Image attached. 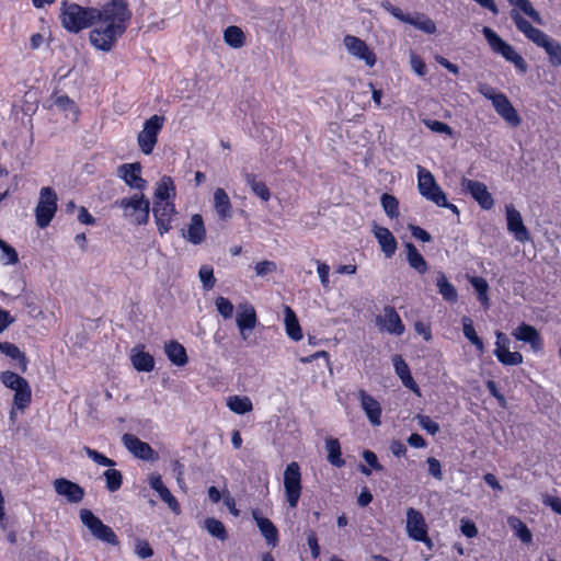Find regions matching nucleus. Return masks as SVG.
Masks as SVG:
<instances>
[{
    "mask_svg": "<svg viewBox=\"0 0 561 561\" xmlns=\"http://www.w3.org/2000/svg\"><path fill=\"white\" fill-rule=\"evenodd\" d=\"M80 520L95 539L110 546H118L119 540L114 530L110 526L105 525L90 510L82 508L80 511Z\"/></svg>",
    "mask_w": 561,
    "mask_h": 561,
    "instance_id": "obj_6",
    "label": "nucleus"
},
{
    "mask_svg": "<svg viewBox=\"0 0 561 561\" xmlns=\"http://www.w3.org/2000/svg\"><path fill=\"white\" fill-rule=\"evenodd\" d=\"M461 322L465 337L476 346L477 351L480 354H482L484 352V344L483 341L478 336L472 320L469 317L465 316L462 317Z\"/></svg>",
    "mask_w": 561,
    "mask_h": 561,
    "instance_id": "obj_40",
    "label": "nucleus"
},
{
    "mask_svg": "<svg viewBox=\"0 0 561 561\" xmlns=\"http://www.w3.org/2000/svg\"><path fill=\"white\" fill-rule=\"evenodd\" d=\"M99 10L64 0L60 7L61 25L68 32L77 34L96 22Z\"/></svg>",
    "mask_w": 561,
    "mask_h": 561,
    "instance_id": "obj_3",
    "label": "nucleus"
},
{
    "mask_svg": "<svg viewBox=\"0 0 561 561\" xmlns=\"http://www.w3.org/2000/svg\"><path fill=\"white\" fill-rule=\"evenodd\" d=\"M358 399L360 401V407L370 424L373 426H379L381 424L382 413L380 403L363 389L358 391Z\"/></svg>",
    "mask_w": 561,
    "mask_h": 561,
    "instance_id": "obj_22",
    "label": "nucleus"
},
{
    "mask_svg": "<svg viewBox=\"0 0 561 561\" xmlns=\"http://www.w3.org/2000/svg\"><path fill=\"white\" fill-rule=\"evenodd\" d=\"M105 486L110 492H116L122 488L123 474L119 470L110 467L103 472Z\"/></svg>",
    "mask_w": 561,
    "mask_h": 561,
    "instance_id": "obj_44",
    "label": "nucleus"
},
{
    "mask_svg": "<svg viewBox=\"0 0 561 561\" xmlns=\"http://www.w3.org/2000/svg\"><path fill=\"white\" fill-rule=\"evenodd\" d=\"M157 493L161 501H163L174 514L179 515L181 513V506L179 501L165 485L162 489H160Z\"/></svg>",
    "mask_w": 561,
    "mask_h": 561,
    "instance_id": "obj_53",
    "label": "nucleus"
},
{
    "mask_svg": "<svg viewBox=\"0 0 561 561\" xmlns=\"http://www.w3.org/2000/svg\"><path fill=\"white\" fill-rule=\"evenodd\" d=\"M236 322L243 341H247L249 333L256 327L257 318L255 309L249 302L239 304L237 307Z\"/></svg>",
    "mask_w": 561,
    "mask_h": 561,
    "instance_id": "obj_14",
    "label": "nucleus"
},
{
    "mask_svg": "<svg viewBox=\"0 0 561 561\" xmlns=\"http://www.w3.org/2000/svg\"><path fill=\"white\" fill-rule=\"evenodd\" d=\"M373 233L377 239L385 256L388 259L392 257L397 251V240L391 233V231L386 227L375 224L373 228Z\"/></svg>",
    "mask_w": 561,
    "mask_h": 561,
    "instance_id": "obj_26",
    "label": "nucleus"
},
{
    "mask_svg": "<svg viewBox=\"0 0 561 561\" xmlns=\"http://www.w3.org/2000/svg\"><path fill=\"white\" fill-rule=\"evenodd\" d=\"M492 105L495 112L512 126L516 127L520 124V117L517 111L504 93L497 92V95L493 99Z\"/></svg>",
    "mask_w": 561,
    "mask_h": 561,
    "instance_id": "obj_20",
    "label": "nucleus"
},
{
    "mask_svg": "<svg viewBox=\"0 0 561 561\" xmlns=\"http://www.w3.org/2000/svg\"><path fill=\"white\" fill-rule=\"evenodd\" d=\"M426 463L428 467V474L437 480L443 479L442 463L435 457H428L426 459Z\"/></svg>",
    "mask_w": 561,
    "mask_h": 561,
    "instance_id": "obj_60",
    "label": "nucleus"
},
{
    "mask_svg": "<svg viewBox=\"0 0 561 561\" xmlns=\"http://www.w3.org/2000/svg\"><path fill=\"white\" fill-rule=\"evenodd\" d=\"M376 324L381 330L398 336L402 335L405 331V327L400 316L392 306H386L383 308V314L376 318Z\"/></svg>",
    "mask_w": 561,
    "mask_h": 561,
    "instance_id": "obj_17",
    "label": "nucleus"
},
{
    "mask_svg": "<svg viewBox=\"0 0 561 561\" xmlns=\"http://www.w3.org/2000/svg\"><path fill=\"white\" fill-rule=\"evenodd\" d=\"M325 449L328 451V461L332 466L336 468L345 466V460L342 458L341 444L337 438H328L325 440Z\"/></svg>",
    "mask_w": 561,
    "mask_h": 561,
    "instance_id": "obj_38",
    "label": "nucleus"
},
{
    "mask_svg": "<svg viewBox=\"0 0 561 561\" xmlns=\"http://www.w3.org/2000/svg\"><path fill=\"white\" fill-rule=\"evenodd\" d=\"M396 374L400 378L401 382L405 388L411 390L417 397H421V389L414 378L411 375L410 367L400 355H394L392 358Z\"/></svg>",
    "mask_w": 561,
    "mask_h": 561,
    "instance_id": "obj_25",
    "label": "nucleus"
},
{
    "mask_svg": "<svg viewBox=\"0 0 561 561\" xmlns=\"http://www.w3.org/2000/svg\"><path fill=\"white\" fill-rule=\"evenodd\" d=\"M31 401L32 389L28 382L14 391L13 408L24 411L30 405Z\"/></svg>",
    "mask_w": 561,
    "mask_h": 561,
    "instance_id": "obj_43",
    "label": "nucleus"
},
{
    "mask_svg": "<svg viewBox=\"0 0 561 561\" xmlns=\"http://www.w3.org/2000/svg\"><path fill=\"white\" fill-rule=\"evenodd\" d=\"M512 7L518 8L523 13H525L533 22L536 24H543L542 18L540 13L533 7L529 0H513L511 2Z\"/></svg>",
    "mask_w": 561,
    "mask_h": 561,
    "instance_id": "obj_45",
    "label": "nucleus"
},
{
    "mask_svg": "<svg viewBox=\"0 0 561 561\" xmlns=\"http://www.w3.org/2000/svg\"><path fill=\"white\" fill-rule=\"evenodd\" d=\"M214 206L217 215L221 219L231 217V203L228 194L224 188H217L214 193Z\"/></svg>",
    "mask_w": 561,
    "mask_h": 561,
    "instance_id": "obj_35",
    "label": "nucleus"
},
{
    "mask_svg": "<svg viewBox=\"0 0 561 561\" xmlns=\"http://www.w3.org/2000/svg\"><path fill=\"white\" fill-rule=\"evenodd\" d=\"M0 381L4 387L13 391H16V389L21 388L22 386L28 382L25 378L21 377L20 375L11 370L2 371L0 374Z\"/></svg>",
    "mask_w": 561,
    "mask_h": 561,
    "instance_id": "obj_47",
    "label": "nucleus"
},
{
    "mask_svg": "<svg viewBox=\"0 0 561 561\" xmlns=\"http://www.w3.org/2000/svg\"><path fill=\"white\" fill-rule=\"evenodd\" d=\"M117 175L126 183L127 186L142 192L147 186V181L141 178V164L124 163L118 167Z\"/></svg>",
    "mask_w": 561,
    "mask_h": 561,
    "instance_id": "obj_16",
    "label": "nucleus"
},
{
    "mask_svg": "<svg viewBox=\"0 0 561 561\" xmlns=\"http://www.w3.org/2000/svg\"><path fill=\"white\" fill-rule=\"evenodd\" d=\"M417 188L424 198L434 204L445 202V192L437 184L434 175L422 167H419L417 170Z\"/></svg>",
    "mask_w": 561,
    "mask_h": 561,
    "instance_id": "obj_10",
    "label": "nucleus"
},
{
    "mask_svg": "<svg viewBox=\"0 0 561 561\" xmlns=\"http://www.w3.org/2000/svg\"><path fill=\"white\" fill-rule=\"evenodd\" d=\"M407 261L411 268L423 275L428 271V264L412 242L404 244Z\"/></svg>",
    "mask_w": 561,
    "mask_h": 561,
    "instance_id": "obj_30",
    "label": "nucleus"
},
{
    "mask_svg": "<svg viewBox=\"0 0 561 561\" xmlns=\"http://www.w3.org/2000/svg\"><path fill=\"white\" fill-rule=\"evenodd\" d=\"M508 339L503 332H496V348L494 355L505 366H517L523 363V355L519 352H511L507 347Z\"/></svg>",
    "mask_w": 561,
    "mask_h": 561,
    "instance_id": "obj_19",
    "label": "nucleus"
},
{
    "mask_svg": "<svg viewBox=\"0 0 561 561\" xmlns=\"http://www.w3.org/2000/svg\"><path fill=\"white\" fill-rule=\"evenodd\" d=\"M410 65L412 70L420 77H424L427 73V68L424 60L416 54L410 55Z\"/></svg>",
    "mask_w": 561,
    "mask_h": 561,
    "instance_id": "obj_58",
    "label": "nucleus"
},
{
    "mask_svg": "<svg viewBox=\"0 0 561 561\" xmlns=\"http://www.w3.org/2000/svg\"><path fill=\"white\" fill-rule=\"evenodd\" d=\"M505 211L508 232L520 243L529 241L530 233L524 225L520 213L513 205H507Z\"/></svg>",
    "mask_w": 561,
    "mask_h": 561,
    "instance_id": "obj_15",
    "label": "nucleus"
},
{
    "mask_svg": "<svg viewBox=\"0 0 561 561\" xmlns=\"http://www.w3.org/2000/svg\"><path fill=\"white\" fill-rule=\"evenodd\" d=\"M224 39L232 48H241L245 44L244 32L236 25L228 26L225 30Z\"/></svg>",
    "mask_w": 561,
    "mask_h": 561,
    "instance_id": "obj_42",
    "label": "nucleus"
},
{
    "mask_svg": "<svg viewBox=\"0 0 561 561\" xmlns=\"http://www.w3.org/2000/svg\"><path fill=\"white\" fill-rule=\"evenodd\" d=\"M164 351L169 360L174 365L182 367L187 364L188 358L186 350L178 341H170L169 343H167L164 346Z\"/></svg>",
    "mask_w": 561,
    "mask_h": 561,
    "instance_id": "obj_33",
    "label": "nucleus"
},
{
    "mask_svg": "<svg viewBox=\"0 0 561 561\" xmlns=\"http://www.w3.org/2000/svg\"><path fill=\"white\" fill-rule=\"evenodd\" d=\"M122 443L134 457L154 462L159 459V454L146 442L137 436L126 433L122 436Z\"/></svg>",
    "mask_w": 561,
    "mask_h": 561,
    "instance_id": "obj_11",
    "label": "nucleus"
},
{
    "mask_svg": "<svg viewBox=\"0 0 561 561\" xmlns=\"http://www.w3.org/2000/svg\"><path fill=\"white\" fill-rule=\"evenodd\" d=\"M276 271V264L272 261H262L255 265V273L257 276H265Z\"/></svg>",
    "mask_w": 561,
    "mask_h": 561,
    "instance_id": "obj_63",
    "label": "nucleus"
},
{
    "mask_svg": "<svg viewBox=\"0 0 561 561\" xmlns=\"http://www.w3.org/2000/svg\"><path fill=\"white\" fill-rule=\"evenodd\" d=\"M204 529L214 538L226 541L228 539V533L224 523L215 517H207L204 520Z\"/></svg>",
    "mask_w": 561,
    "mask_h": 561,
    "instance_id": "obj_41",
    "label": "nucleus"
},
{
    "mask_svg": "<svg viewBox=\"0 0 561 561\" xmlns=\"http://www.w3.org/2000/svg\"><path fill=\"white\" fill-rule=\"evenodd\" d=\"M0 250L2 252L1 261L4 265H14L19 262L16 250L7 242L1 245Z\"/></svg>",
    "mask_w": 561,
    "mask_h": 561,
    "instance_id": "obj_55",
    "label": "nucleus"
},
{
    "mask_svg": "<svg viewBox=\"0 0 561 561\" xmlns=\"http://www.w3.org/2000/svg\"><path fill=\"white\" fill-rule=\"evenodd\" d=\"M82 450L92 461L100 466L114 467L116 465V462L113 459L106 457L105 455L99 453L95 449L90 448L89 446H83Z\"/></svg>",
    "mask_w": 561,
    "mask_h": 561,
    "instance_id": "obj_51",
    "label": "nucleus"
},
{
    "mask_svg": "<svg viewBox=\"0 0 561 561\" xmlns=\"http://www.w3.org/2000/svg\"><path fill=\"white\" fill-rule=\"evenodd\" d=\"M363 458L366 463L376 471H382L383 467L379 463L376 454L371 450H365L363 453Z\"/></svg>",
    "mask_w": 561,
    "mask_h": 561,
    "instance_id": "obj_64",
    "label": "nucleus"
},
{
    "mask_svg": "<svg viewBox=\"0 0 561 561\" xmlns=\"http://www.w3.org/2000/svg\"><path fill=\"white\" fill-rule=\"evenodd\" d=\"M57 194L50 186H44L39 191V198L35 208L36 225L46 228L51 222L57 211Z\"/></svg>",
    "mask_w": 561,
    "mask_h": 561,
    "instance_id": "obj_7",
    "label": "nucleus"
},
{
    "mask_svg": "<svg viewBox=\"0 0 561 561\" xmlns=\"http://www.w3.org/2000/svg\"><path fill=\"white\" fill-rule=\"evenodd\" d=\"M0 353L7 355L13 360H16V367L21 373L26 371L28 360L25 354L15 344L10 342H0Z\"/></svg>",
    "mask_w": 561,
    "mask_h": 561,
    "instance_id": "obj_32",
    "label": "nucleus"
},
{
    "mask_svg": "<svg viewBox=\"0 0 561 561\" xmlns=\"http://www.w3.org/2000/svg\"><path fill=\"white\" fill-rule=\"evenodd\" d=\"M183 237L193 244H201L206 237V230L203 221V217L199 214H195L191 218V224L187 228L186 233Z\"/></svg>",
    "mask_w": 561,
    "mask_h": 561,
    "instance_id": "obj_28",
    "label": "nucleus"
},
{
    "mask_svg": "<svg viewBox=\"0 0 561 561\" xmlns=\"http://www.w3.org/2000/svg\"><path fill=\"white\" fill-rule=\"evenodd\" d=\"M470 284L474 288L478 295V300L481 302V305L485 308L489 307V284L483 277H472L470 280Z\"/></svg>",
    "mask_w": 561,
    "mask_h": 561,
    "instance_id": "obj_48",
    "label": "nucleus"
},
{
    "mask_svg": "<svg viewBox=\"0 0 561 561\" xmlns=\"http://www.w3.org/2000/svg\"><path fill=\"white\" fill-rule=\"evenodd\" d=\"M198 276L203 284V288L205 290H210L215 286L216 279H215L214 270L211 266L202 265L198 271Z\"/></svg>",
    "mask_w": 561,
    "mask_h": 561,
    "instance_id": "obj_54",
    "label": "nucleus"
},
{
    "mask_svg": "<svg viewBox=\"0 0 561 561\" xmlns=\"http://www.w3.org/2000/svg\"><path fill=\"white\" fill-rule=\"evenodd\" d=\"M152 214L160 236L172 229V220L176 215L174 203L153 202Z\"/></svg>",
    "mask_w": 561,
    "mask_h": 561,
    "instance_id": "obj_13",
    "label": "nucleus"
},
{
    "mask_svg": "<svg viewBox=\"0 0 561 561\" xmlns=\"http://www.w3.org/2000/svg\"><path fill=\"white\" fill-rule=\"evenodd\" d=\"M252 517L266 542L273 548L276 547L278 545V530L276 526L268 518L261 516L257 510L252 512Z\"/></svg>",
    "mask_w": 561,
    "mask_h": 561,
    "instance_id": "obj_27",
    "label": "nucleus"
},
{
    "mask_svg": "<svg viewBox=\"0 0 561 561\" xmlns=\"http://www.w3.org/2000/svg\"><path fill=\"white\" fill-rule=\"evenodd\" d=\"M135 553L140 559H147L153 556V549L147 540L137 539L135 545Z\"/></svg>",
    "mask_w": 561,
    "mask_h": 561,
    "instance_id": "obj_59",
    "label": "nucleus"
},
{
    "mask_svg": "<svg viewBox=\"0 0 561 561\" xmlns=\"http://www.w3.org/2000/svg\"><path fill=\"white\" fill-rule=\"evenodd\" d=\"M307 543L311 551V556L313 559L319 558L320 556V546L318 543L317 534L313 530H309L307 534Z\"/></svg>",
    "mask_w": 561,
    "mask_h": 561,
    "instance_id": "obj_62",
    "label": "nucleus"
},
{
    "mask_svg": "<svg viewBox=\"0 0 561 561\" xmlns=\"http://www.w3.org/2000/svg\"><path fill=\"white\" fill-rule=\"evenodd\" d=\"M381 206L389 218H397L399 216V202L398 199L388 193L381 195Z\"/></svg>",
    "mask_w": 561,
    "mask_h": 561,
    "instance_id": "obj_50",
    "label": "nucleus"
},
{
    "mask_svg": "<svg viewBox=\"0 0 561 561\" xmlns=\"http://www.w3.org/2000/svg\"><path fill=\"white\" fill-rule=\"evenodd\" d=\"M414 420L417 422L419 426L430 435H436L439 432V424L428 415L416 414Z\"/></svg>",
    "mask_w": 561,
    "mask_h": 561,
    "instance_id": "obj_52",
    "label": "nucleus"
},
{
    "mask_svg": "<svg viewBox=\"0 0 561 561\" xmlns=\"http://www.w3.org/2000/svg\"><path fill=\"white\" fill-rule=\"evenodd\" d=\"M215 305H216L218 312L225 319H229L232 317L234 307L228 298L220 296V297L216 298Z\"/></svg>",
    "mask_w": 561,
    "mask_h": 561,
    "instance_id": "obj_56",
    "label": "nucleus"
},
{
    "mask_svg": "<svg viewBox=\"0 0 561 561\" xmlns=\"http://www.w3.org/2000/svg\"><path fill=\"white\" fill-rule=\"evenodd\" d=\"M284 491L289 507L296 508L302 491L301 470L296 461H291L286 466L284 471Z\"/></svg>",
    "mask_w": 561,
    "mask_h": 561,
    "instance_id": "obj_8",
    "label": "nucleus"
},
{
    "mask_svg": "<svg viewBox=\"0 0 561 561\" xmlns=\"http://www.w3.org/2000/svg\"><path fill=\"white\" fill-rule=\"evenodd\" d=\"M343 43L351 55L364 60L368 67H373L376 64L374 51L370 50L368 45L359 37L346 35Z\"/></svg>",
    "mask_w": 561,
    "mask_h": 561,
    "instance_id": "obj_18",
    "label": "nucleus"
},
{
    "mask_svg": "<svg viewBox=\"0 0 561 561\" xmlns=\"http://www.w3.org/2000/svg\"><path fill=\"white\" fill-rule=\"evenodd\" d=\"M482 34L484 35L488 44L494 53L500 54L505 60L512 62L522 73L527 72L528 66L526 60L515 50L512 45L501 38L489 26H484L482 28Z\"/></svg>",
    "mask_w": 561,
    "mask_h": 561,
    "instance_id": "obj_5",
    "label": "nucleus"
},
{
    "mask_svg": "<svg viewBox=\"0 0 561 561\" xmlns=\"http://www.w3.org/2000/svg\"><path fill=\"white\" fill-rule=\"evenodd\" d=\"M405 528L408 536L411 539H423L425 533L427 531V525L423 514L413 507H409L407 510Z\"/></svg>",
    "mask_w": 561,
    "mask_h": 561,
    "instance_id": "obj_23",
    "label": "nucleus"
},
{
    "mask_svg": "<svg viewBox=\"0 0 561 561\" xmlns=\"http://www.w3.org/2000/svg\"><path fill=\"white\" fill-rule=\"evenodd\" d=\"M114 206L123 209L124 217L133 225L142 226L149 221L150 202L142 193L117 199Z\"/></svg>",
    "mask_w": 561,
    "mask_h": 561,
    "instance_id": "obj_4",
    "label": "nucleus"
},
{
    "mask_svg": "<svg viewBox=\"0 0 561 561\" xmlns=\"http://www.w3.org/2000/svg\"><path fill=\"white\" fill-rule=\"evenodd\" d=\"M175 196V186L171 176H162L157 183V187L153 194V202L172 203L171 197Z\"/></svg>",
    "mask_w": 561,
    "mask_h": 561,
    "instance_id": "obj_31",
    "label": "nucleus"
},
{
    "mask_svg": "<svg viewBox=\"0 0 561 561\" xmlns=\"http://www.w3.org/2000/svg\"><path fill=\"white\" fill-rule=\"evenodd\" d=\"M54 489L58 495L65 496L69 503L81 502L85 494L81 485L65 478L56 479Z\"/></svg>",
    "mask_w": 561,
    "mask_h": 561,
    "instance_id": "obj_21",
    "label": "nucleus"
},
{
    "mask_svg": "<svg viewBox=\"0 0 561 561\" xmlns=\"http://www.w3.org/2000/svg\"><path fill=\"white\" fill-rule=\"evenodd\" d=\"M243 178L254 195L260 197L263 202H267L271 198L270 188L264 182L259 181L254 173L245 172Z\"/></svg>",
    "mask_w": 561,
    "mask_h": 561,
    "instance_id": "obj_36",
    "label": "nucleus"
},
{
    "mask_svg": "<svg viewBox=\"0 0 561 561\" xmlns=\"http://www.w3.org/2000/svg\"><path fill=\"white\" fill-rule=\"evenodd\" d=\"M508 525L515 530L516 536L524 543H528L533 539V535L529 528L517 517H510L507 519Z\"/></svg>",
    "mask_w": 561,
    "mask_h": 561,
    "instance_id": "obj_49",
    "label": "nucleus"
},
{
    "mask_svg": "<svg viewBox=\"0 0 561 561\" xmlns=\"http://www.w3.org/2000/svg\"><path fill=\"white\" fill-rule=\"evenodd\" d=\"M407 24L424 32L425 34H434L437 31L435 22L423 13H415L407 19Z\"/></svg>",
    "mask_w": 561,
    "mask_h": 561,
    "instance_id": "obj_39",
    "label": "nucleus"
},
{
    "mask_svg": "<svg viewBox=\"0 0 561 561\" xmlns=\"http://www.w3.org/2000/svg\"><path fill=\"white\" fill-rule=\"evenodd\" d=\"M460 531L467 538H474L478 535L476 524L469 518H462L460 520Z\"/></svg>",
    "mask_w": 561,
    "mask_h": 561,
    "instance_id": "obj_61",
    "label": "nucleus"
},
{
    "mask_svg": "<svg viewBox=\"0 0 561 561\" xmlns=\"http://www.w3.org/2000/svg\"><path fill=\"white\" fill-rule=\"evenodd\" d=\"M424 125L432 131L437 134L453 135V129L446 123L436 119H424Z\"/></svg>",
    "mask_w": 561,
    "mask_h": 561,
    "instance_id": "obj_57",
    "label": "nucleus"
},
{
    "mask_svg": "<svg viewBox=\"0 0 561 561\" xmlns=\"http://www.w3.org/2000/svg\"><path fill=\"white\" fill-rule=\"evenodd\" d=\"M131 19V12L125 0H111L100 10L96 18L99 25L90 32L92 46L102 51H110L117 39L124 35Z\"/></svg>",
    "mask_w": 561,
    "mask_h": 561,
    "instance_id": "obj_1",
    "label": "nucleus"
},
{
    "mask_svg": "<svg viewBox=\"0 0 561 561\" xmlns=\"http://www.w3.org/2000/svg\"><path fill=\"white\" fill-rule=\"evenodd\" d=\"M130 360L138 371L150 373L154 368V358L151 354L144 352L139 346L131 350Z\"/></svg>",
    "mask_w": 561,
    "mask_h": 561,
    "instance_id": "obj_29",
    "label": "nucleus"
},
{
    "mask_svg": "<svg viewBox=\"0 0 561 561\" xmlns=\"http://www.w3.org/2000/svg\"><path fill=\"white\" fill-rule=\"evenodd\" d=\"M285 328L287 335L294 341L302 339V331L298 318L290 307H285Z\"/></svg>",
    "mask_w": 561,
    "mask_h": 561,
    "instance_id": "obj_37",
    "label": "nucleus"
},
{
    "mask_svg": "<svg viewBox=\"0 0 561 561\" xmlns=\"http://www.w3.org/2000/svg\"><path fill=\"white\" fill-rule=\"evenodd\" d=\"M436 286L443 299L449 304H455L458 300V293L456 287L447 279L443 272H439L436 277Z\"/></svg>",
    "mask_w": 561,
    "mask_h": 561,
    "instance_id": "obj_34",
    "label": "nucleus"
},
{
    "mask_svg": "<svg viewBox=\"0 0 561 561\" xmlns=\"http://www.w3.org/2000/svg\"><path fill=\"white\" fill-rule=\"evenodd\" d=\"M512 334L516 340L528 343L533 351L539 352L542 350L543 342L535 327L527 323H522L514 330Z\"/></svg>",
    "mask_w": 561,
    "mask_h": 561,
    "instance_id": "obj_24",
    "label": "nucleus"
},
{
    "mask_svg": "<svg viewBox=\"0 0 561 561\" xmlns=\"http://www.w3.org/2000/svg\"><path fill=\"white\" fill-rule=\"evenodd\" d=\"M164 121L165 118L163 116L152 115L144 123V128L138 134L137 141L140 150L145 154H150L153 151Z\"/></svg>",
    "mask_w": 561,
    "mask_h": 561,
    "instance_id": "obj_9",
    "label": "nucleus"
},
{
    "mask_svg": "<svg viewBox=\"0 0 561 561\" xmlns=\"http://www.w3.org/2000/svg\"><path fill=\"white\" fill-rule=\"evenodd\" d=\"M511 19L515 23L517 30L523 33L527 39L533 42L536 46L542 48L548 56V60L552 67L561 66V44L550 37L540 28L531 25L529 21L524 19L522 14L513 9L510 13Z\"/></svg>",
    "mask_w": 561,
    "mask_h": 561,
    "instance_id": "obj_2",
    "label": "nucleus"
},
{
    "mask_svg": "<svg viewBox=\"0 0 561 561\" xmlns=\"http://www.w3.org/2000/svg\"><path fill=\"white\" fill-rule=\"evenodd\" d=\"M229 409L237 414H245L252 411L253 405L248 397L233 396L228 400Z\"/></svg>",
    "mask_w": 561,
    "mask_h": 561,
    "instance_id": "obj_46",
    "label": "nucleus"
},
{
    "mask_svg": "<svg viewBox=\"0 0 561 561\" xmlns=\"http://www.w3.org/2000/svg\"><path fill=\"white\" fill-rule=\"evenodd\" d=\"M461 187L466 193H469L471 197L480 205L482 209L489 210L494 205V199L484 183L462 179Z\"/></svg>",
    "mask_w": 561,
    "mask_h": 561,
    "instance_id": "obj_12",
    "label": "nucleus"
}]
</instances>
